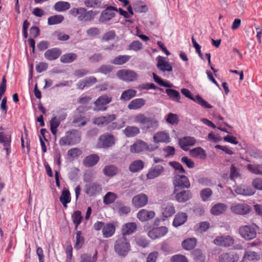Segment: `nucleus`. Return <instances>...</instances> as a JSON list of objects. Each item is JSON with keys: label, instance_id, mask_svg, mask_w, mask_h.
<instances>
[{"label": "nucleus", "instance_id": "f257e3e1", "mask_svg": "<svg viewBox=\"0 0 262 262\" xmlns=\"http://www.w3.org/2000/svg\"><path fill=\"white\" fill-rule=\"evenodd\" d=\"M134 121L139 124L141 129L145 133L154 132L159 126V121L155 116L147 117L142 113L135 116Z\"/></svg>", "mask_w": 262, "mask_h": 262}, {"label": "nucleus", "instance_id": "f03ea898", "mask_svg": "<svg viewBox=\"0 0 262 262\" xmlns=\"http://www.w3.org/2000/svg\"><path fill=\"white\" fill-rule=\"evenodd\" d=\"M114 249L120 256L125 257L128 254L130 250V245L125 236H122L116 240Z\"/></svg>", "mask_w": 262, "mask_h": 262}, {"label": "nucleus", "instance_id": "7ed1b4c3", "mask_svg": "<svg viewBox=\"0 0 262 262\" xmlns=\"http://www.w3.org/2000/svg\"><path fill=\"white\" fill-rule=\"evenodd\" d=\"M256 227L257 226L255 224L241 226L238 228V233L246 241L252 240L257 236Z\"/></svg>", "mask_w": 262, "mask_h": 262}, {"label": "nucleus", "instance_id": "20e7f679", "mask_svg": "<svg viewBox=\"0 0 262 262\" xmlns=\"http://www.w3.org/2000/svg\"><path fill=\"white\" fill-rule=\"evenodd\" d=\"M116 141L115 137L111 134H102L98 138L97 147L108 149L114 146Z\"/></svg>", "mask_w": 262, "mask_h": 262}, {"label": "nucleus", "instance_id": "39448f33", "mask_svg": "<svg viewBox=\"0 0 262 262\" xmlns=\"http://www.w3.org/2000/svg\"><path fill=\"white\" fill-rule=\"evenodd\" d=\"M73 13L78 16L79 20L83 21H91L97 14L93 10L87 11L86 9L83 7L74 9Z\"/></svg>", "mask_w": 262, "mask_h": 262}, {"label": "nucleus", "instance_id": "423d86ee", "mask_svg": "<svg viewBox=\"0 0 262 262\" xmlns=\"http://www.w3.org/2000/svg\"><path fill=\"white\" fill-rule=\"evenodd\" d=\"M173 184L174 186V193L178 191L180 188H188L190 184L188 178L184 175H176L174 177Z\"/></svg>", "mask_w": 262, "mask_h": 262}, {"label": "nucleus", "instance_id": "0eeeda50", "mask_svg": "<svg viewBox=\"0 0 262 262\" xmlns=\"http://www.w3.org/2000/svg\"><path fill=\"white\" fill-rule=\"evenodd\" d=\"M84 191L89 196H95L101 192L102 186L97 182H89L84 185Z\"/></svg>", "mask_w": 262, "mask_h": 262}, {"label": "nucleus", "instance_id": "6e6552de", "mask_svg": "<svg viewBox=\"0 0 262 262\" xmlns=\"http://www.w3.org/2000/svg\"><path fill=\"white\" fill-rule=\"evenodd\" d=\"M117 77L125 81H133L137 79L138 75L137 73L132 70L123 69L118 71L117 72Z\"/></svg>", "mask_w": 262, "mask_h": 262}, {"label": "nucleus", "instance_id": "1a4fd4ad", "mask_svg": "<svg viewBox=\"0 0 262 262\" xmlns=\"http://www.w3.org/2000/svg\"><path fill=\"white\" fill-rule=\"evenodd\" d=\"M112 101V97L110 95L104 94L99 97L94 102V104L97 107L94 110L96 111H105L107 109L106 105L110 103Z\"/></svg>", "mask_w": 262, "mask_h": 262}, {"label": "nucleus", "instance_id": "9d476101", "mask_svg": "<svg viewBox=\"0 0 262 262\" xmlns=\"http://www.w3.org/2000/svg\"><path fill=\"white\" fill-rule=\"evenodd\" d=\"M181 93L187 98L190 99L194 102L200 104L201 106L205 108H211L212 106L207 103L204 100L200 95H196L195 97H193L191 95L190 91L186 89H182L181 90Z\"/></svg>", "mask_w": 262, "mask_h": 262}, {"label": "nucleus", "instance_id": "9b49d317", "mask_svg": "<svg viewBox=\"0 0 262 262\" xmlns=\"http://www.w3.org/2000/svg\"><path fill=\"white\" fill-rule=\"evenodd\" d=\"M117 11L118 9L116 7L113 6L108 7L101 12L99 21L102 23H107L115 17V11Z\"/></svg>", "mask_w": 262, "mask_h": 262}, {"label": "nucleus", "instance_id": "f8f14e48", "mask_svg": "<svg viewBox=\"0 0 262 262\" xmlns=\"http://www.w3.org/2000/svg\"><path fill=\"white\" fill-rule=\"evenodd\" d=\"M165 171V168L162 165H153L149 169L146 178L148 179H154L163 174Z\"/></svg>", "mask_w": 262, "mask_h": 262}, {"label": "nucleus", "instance_id": "ddd939ff", "mask_svg": "<svg viewBox=\"0 0 262 262\" xmlns=\"http://www.w3.org/2000/svg\"><path fill=\"white\" fill-rule=\"evenodd\" d=\"M234 242V238L230 235L218 236L214 240V244L224 247H229L232 246Z\"/></svg>", "mask_w": 262, "mask_h": 262}, {"label": "nucleus", "instance_id": "4468645a", "mask_svg": "<svg viewBox=\"0 0 262 262\" xmlns=\"http://www.w3.org/2000/svg\"><path fill=\"white\" fill-rule=\"evenodd\" d=\"M176 213L175 207L171 203H165L161 206V213L163 221L172 216Z\"/></svg>", "mask_w": 262, "mask_h": 262}, {"label": "nucleus", "instance_id": "2eb2a0df", "mask_svg": "<svg viewBox=\"0 0 262 262\" xmlns=\"http://www.w3.org/2000/svg\"><path fill=\"white\" fill-rule=\"evenodd\" d=\"M230 209L233 213L240 215L247 214L251 211L249 205L245 203L233 204L230 207Z\"/></svg>", "mask_w": 262, "mask_h": 262}, {"label": "nucleus", "instance_id": "dca6fc26", "mask_svg": "<svg viewBox=\"0 0 262 262\" xmlns=\"http://www.w3.org/2000/svg\"><path fill=\"white\" fill-rule=\"evenodd\" d=\"M239 258V255L233 251L223 253L219 257V262H236Z\"/></svg>", "mask_w": 262, "mask_h": 262}, {"label": "nucleus", "instance_id": "f3484780", "mask_svg": "<svg viewBox=\"0 0 262 262\" xmlns=\"http://www.w3.org/2000/svg\"><path fill=\"white\" fill-rule=\"evenodd\" d=\"M167 232L168 228L165 226H162L150 230L148 235L151 239H155L164 236Z\"/></svg>", "mask_w": 262, "mask_h": 262}, {"label": "nucleus", "instance_id": "a211bd4d", "mask_svg": "<svg viewBox=\"0 0 262 262\" xmlns=\"http://www.w3.org/2000/svg\"><path fill=\"white\" fill-rule=\"evenodd\" d=\"M153 141L155 143H168L170 142V138L169 134L165 131H160L158 132L154 135Z\"/></svg>", "mask_w": 262, "mask_h": 262}, {"label": "nucleus", "instance_id": "6ab92c4d", "mask_svg": "<svg viewBox=\"0 0 262 262\" xmlns=\"http://www.w3.org/2000/svg\"><path fill=\"white\" fill-rule=\"evenodd\" d=\"M116 119L115 114L108 115L105 116H100L96 118L94 121V123L99 125H105L110 124Z\"/></svg>", "mask_w": 262, "mask_h": 262}, {"label": "nucleus", "instance_id": "aec40b11", "mask_svg": "<svg viewBox=\"0 0 262 262\" xmlns=\"http://www.w3.org/2000/svg\"><path fill=\"white\" fill-rule=\"evenodd\" d=\"M148 200V198L146 194L140 193L133 198L132 202L135 206L140 208L147 204Z\"/></svg>", "mask_w": 262, "mask_h": 262}, {"label": "nucleus", "instance_id": "412c9836", "mask_svg": "<svg viewBox=\"0 0 262 262\" xmlns=\"http://www.w3.org/2000/svg\"><path fill=\"white\" fill-rule=\"evenodd\" d=\"M196 142V140L194 137L186 136L184 137L179 140V144L181 148L186 151L188 150V146H193Z\"/></svg>", "mask_w": 262, "mask_h": 262}, {"label": "nucleus", "instance_id": "4be33fe9", "mask_svg": "<svg viewBox=\"0 0 262 262\" xmlns=\"http://www.w3.org/2000/svg\"><path fill=\"white\" fill-rule=\"evenodd\" d=\"M61 50L58 48H53L47 50L44 53V56L48 60H54L61 54Z\"/></svg>", "mask_w": 262, "mask_h": 262}, {"label": "nucleus", "instance_id": "5701e85b", "mask_svg": "<svg viewBox=\"0 0 262 262\" xmlns=\"http://www.w3.org/2000/svg\"><path fill=\"white\" fill-rule=\"evenodd\" d=\"M11 142V135L4 132H0V143L4 146V149L7 151V155L9 154Z\"/></svg>", "mask_w": 262, "mask_h": 262}, {"label": "nucleus", "instance_id": "b1692460", "mask_svg": "<svg viewBox=\"0 0 262 262\" xmlns=\"http://www.w3.org/2000/svg\"><path fill=\"white\" fill-rule=\"evenodd\" d=\"M157 59L158 63L157 68L162 72H171L172 71V67L170 65L168 61L165 60V58L162 56H159Z\"/></svg>", "mask_w": 262, "mask_h": 262}, {"label": "nucleus", "instance_id": "393cba45", "mask_svg": "<svg viewBox=\"0 0 262 262\" xmlns=\"http://www.w3.org/2000/svg\"><path fill=\"white\" fill-rule=\"evenodd\" d=\"M176 200L179 203H184L192 198V193L190 190H182L176 191Z\"/></svg>", "mask_w": 262, "mask_h": 262}, {"label": "nucleus", "instance_id": "a878e982", "mask_svg": "<svg viewBox=\"0 0 262 262\" xmlns=\"http://www.w3.org/2000/svg\"><path fill=\"white\" fill-rule=\"evenodd\" d=\"M99 156L97 154H91L84 158L83 164L86 167L95 166L99 161Z\"/></svg>", "mask_w": 262, "mask_h": 262}, {"label": "nucleus", "instance_id": "bb28decb", "mask_svg": "<svg viewBox=\"0 0 262 262\" xmlns=\"http://www.w3.org/2000/svg\"><path fill=\"white\" fill-rule=\"evenodd\" d=\"M155 215L154 211H148L146 209H141L137 214V217L141 222L147 221L152 219Z\"/></svg>", "mask_w": 262, "mask_h": 262}, {"label": "nucleus", "instance_id": "cd10ccee", "mask_svg": "<svg viewBox=\"0 0 262 262\" xmlns=\"http://www.w3.org/2000/svg\"><path fill=\"white\" fill-rule=\"evenodd\" d=\"M116 230V226L115 224L109 223L104 225L102 232L104 237L108 238L113 236Z\"/></svg>", "mask_w": 262, "mask_h": 262}, {"label": "nucleus", "instance_id": "c85d7f7f", "mask_svg": "<svg viewBox=\"0 0 262 262\" xmlns=\"http://www.w3.org/2000/svg\"><path fill=\"white\" fill-rule=\"evenodd\" d=\"M146 142L139 140L134 143L130 147V151L132 153H140L145 150Z\"/></svg>", "mask_w": 262, "mask_h": 262}, {"label": "nucleus", "instance_id": "c756f323", "mask_svg": "<svg viewBox=\"0 0 262 262\" xmlns=\"http://www.w3.org/2000/svg\"><path fill=\"white\" fill-rule=\"evenodd\" d=\"M146 103V100L143 98H136L132 100L128 104L129 110H136L141 108Z\"/></svg>", "mask_w": 262, "mask_h": 262}, {"label": "nucleus", "instance_id": "7c9ffc66", "mask_svg": "<svg viewBox=\"0 0 262 262\" xmlns=\"http://www.w3.org/2000/svg\"><path fill=\"white\" fill-rule=\"evenodd\" d=\"M137 229V225L135 223H128L123 225L122 227V236H125L126 235H130Z\"/></svg>", "mask_w": 262, "mask_h": 262}, {"label": "nucleus", "instance_id": "2f4dec72", "mask_svg": "<svg viewBox=\"0 0 262 262\" xmlns=\"http://www.w3.org/2000/svg\"><path fill=\"white\" fill-rule=\"evenodd\" d=\"M114 206L120 215L127 214L131 210L130 207L123 205L122 202L120 201H116Z\"/></svg>", "mask_w": 262, "mask_h": 262}, {"label": "nucleus", "instance_id": "473e14b6", "mask_svg": "<svg viewBox=\"0 0 262 262\" xmlns=\"http://www.w3.org/2000/svg\"><path fill=\"white\" fill-rule=\"evenodd\" d=\"M187 220V215L184 212H179L177 213L173 221V225L178 227L184 224Z\"/></svg>", "mask_w": 262, "mask_h": 262}, {"label": "nucleus", "instance_id": "72a5a7b5", "mask_svg": "<svg viewBox=\"0 0 262 262\" xmlns=\"http://www.w3.org/2000/svg\"><path fill=\"white\" fill-rule=\"evenodd\" d=\"M227 208V206L224 203H219L213 205L211 209V213L213 215H219L223 213Z\"/></svg>", "mask_w": 262, "mask_h": 262}, {"label": "nucleus", "instance_id": "f704fd0d", "mask_svg": "<svg viewBox=\"0 0 262 262\" xmlns=\"http://www.w3.org/2000/svg\"><path fill=\"white\" fill-rule=\"evenodd\" d=\"M144 166V163L141 160L132 162L129 166V170L132 172H137L141 170Z\"/></svg>", "mask_w": 262, "mask_h": 262}, {"label": "nucleus", "instance_id": "c9c22d12", "mask_svg": "<svg viewBox=\"0 0 262 262\" xmlns=\"http://www.w3.org/2000/svg\"><path fill=\"white\" fill-rule=\"evenodd\" d=\"M123 133L127 137H134L140 133V128L135 126H127L124 130Z\"/></svg>", "mask_w": 262, "mask_h": 262}, {"label": "nucleus", "instance_id": "e433bc0d", "mask_svg": "<svg viewBox=\"0 0 262 262\" xmlns=\"http://www.w3.org/2000/svg\"><path fill=\"white\" fill-rule=\"evenodd\" d=\"M137 91L130 89L123 91L120 96V99L122 101H127L136 96Z\"/></svg>", "mask_w": 262, "mask_h": 262}, {"label": "nucleus", "instance_id": "4c0bfd02", "mask_svg": "<svg viewBox=\"0 0 262 262\" xmlns=\"http://www.w3.org/2000/svg\"><path fill=\"white\" fill-rule=\"evenodd\" d=\"M191 255L194 262H205V255L201 250L196 249L191 252Z\"/></svg>", "mask_w": 262, "mask_h": 262}, {"label": "nucleus", "instance_id": "58836bf2", "mask_svg": "<svg viewBox=\"0 0 262 262\" xmlns=\"http://www.w3.org/2000/svg\"><path fill=\"white\" fill-rule=\"evenodd\" d=\"M67 134L72 145L77 144L80 141V136L77 130H73Z\"/></svg>", "mask_w": 262, "mask_h": 262}, {"label": "nucleus", "instance_id": "ea45409f", "mask_svg": "<svg viewBox=\"0 0 262 262\" xmlns=\"http://www.w3.org/2000/svg\"><path fill=\"white\" fill-rule=\"evenodd\" d=\"M169 98L173 101L180 102L181 95L180 93L174 89H167L165 90Z\"/></svg>", "mask_w": 262, "mask_h": 262}, {"label": "nucleus", "instance_id": "a19ab883", "mask_svg": "<svg viewBox=\"0 0 262 262\" xmlns=\"http://www.w3.org/2000/svg\"><path fill=\"white\" fill-rule=\"evenodd\" d=\"M196 240L195 238H190L184 240L182 243V247L186 250H191L196 246Z\"/></svg>", "mask_w": 262, "mask_h": 262}, {"label": "nucleus", "instance_id": "79ce46f5", "mask_svg": "<svg viewBox=\"0 0 262 262\" xmlns=\"http://www.w3.org/2000/svg\"><path fill=\"white\" fill-rule=\"evenodd\" d=\"M70 195V192L68 189H64L61 192L59 200L65 208L67 207V204L71 201Z\"/></svg>", "mask_w": 262, "mask_h": 262}, {"label": "nucleus", "instance_id": "37998d69", "mask_svg": "<svg viewBox=\"0 0 262 262\" xmlns=\"http://www.w3.org/2000/svg\"><path fill=\"white\" fill-rule=\"evenodd\" d=\"M70 6V4L69 2L59 1L54 4V8L57 12H62L69 9Z\"/></svg>", "mask_w": 262, "mask_h": 262}, {"label": "nucleus", "instance_id": "c03bdc74", "mask_svg": "<svg viewBox=\"0 0 262 262\" xmlns=\"http://www.w3.org/2000/svg\"><path fill=\"white\" fill-rule=\"evenodd\" d=\"M77 57L76 54L74 53H69L62 55L60 57V61L63 63H71L74 61Z\"/></svg>", "mask_w": 262, "mask_h": 262}, {"label": "nucleus", "instance_id": "a18cd8bd", "mask_svg": "<svg viewBox=\"0 0 262 262\" xmlns=\"http://www.w3.org/2000/svg\"><path fill=\"white\" fill-rule=\"evenodd\" d=\"M103 173L107 177H113L118 172V168L113 165H106L103 169Z\"/></svg>", "mask_w": 262, "mask_h": 262}, {"label": "nucleus", "instance_id": "49530a36", "mask_svg": "<svg viewBox=\"0 0 262 262\" xmlns=\"http://www.w3.org/2000/svg\"><path fill=\"white\" fill-rule=\"evenodd\" d=\"M247 169L251 173L257 175H262V164H248Z\"/></svg>", "mask_w": 262, "mask_h": 262}, {"label": "nucleus", "instance_id": "de8ad7c7", "mask_svg": "<svg viewBox=\"0 0 262 262\" xmlns=\"http://www.w3.org/2000/svg\"><path fill=\"white\" fill-rule=\"evenodd\" d=\"M190 153L193 157L200 156V158L201 159H205L206 158V154L204 149L200 147H195L192 149Z\"/></svg>", "mask_w": 262, "mask_h": 262}, {"label": "nucleus", "instance_id": "09e8293b", "mask_svg": "<svg viewBox=\"0 0 262 262\" xmlns=\"http://www.w3.org/2000/svg\"><path fill=\"white\" fill-rule=\"evenodd\" d=\"M235 192L238 194L246 196L252 195L254 194L253 190L251 188L247 187H237L235 190Z\"/></svg>", "mask_w": 262, "mask_h": 262}, {"label": "nucleus", "instance_id": "8fccbe9b", "mask_svg": "<svg viewBox=\"0 0 262 262\" xmlns=\"http://www.w3.org/2000/svg\"><path fill=\"white\" fill-rule=\"evenodd\" d=\"M130 58L129 55H119L111 61V63L116 65H121L127 62Z\"/></svg>", "mask_w": 262, "mask_h": 262}, {"label": "nucleus", "instance_id": "3c124183", "mask_svg": "<svg viewBox=\"0 0 262 262\" xmlns=\"http://www.w3.org/2000/svg\"><path fill=\"white\" fill-rule=\"evenodd\" d=\"M64 19L62 15H55L49 17L48 19L49 25H54L61 23Z\"/></svg>", "mask_w": 262, "mask_h": 262}, {"label": "nucleus", "instance_id": "603ef678", "mask_svg": "<svg viewBox=\"0 0 262 262\" xmlns=\"http://www.w3.org/2000/svg\"><path fill=\"white\" fill-rule=\"evenodd\" d=\"M72 219L73 223L75 225V229L76 230L79 225L81 223V221L82 220L81 211L79 210L74 211L72 215Z\"/></svg>", "mask_w": 262, "mask_h": 262}, {"label": "nucleus", "instance_id": "864d4df0", "mask_svg": "<svg viewBox=\"0 0 262 262\" xmlns=\"http://www.w3.org/2000/svg\"><path fill=\"white\" fill-rule=\"evenodd\" d=\"M82 232L78 231L76 233V242L74 245V248L78 250L80 249L84 244V237L81 235Z\"/></svg>", "mask_w": 262, "mask_h": 262}, {"label": "nucleus", "instance_id": "5fc2aeb1", "mask_svg": "<svg viewBox=\"0 0 262 262\" xmlns=\"http://www.w3.org/2000/svg\"><path fill=\"white\" fill-rule=\"evenodd\" d=\"M116 199L117 195L115 193L112 192H108L104 196L103 203L105 205H108L114 203Z\"/></svg>", "mask_w": 262, "mask_h": 262}, {"label": "nucleus", "instance_id": "6e6d98bb", "mask_svg": "<svg viewBox=\"0 0 262 262\" xmlns=\"http://www.w3.org/2000/svg\"><path fill=\"white\" fill-rule=\"evenodd\" d=\"M212 194V191L209 188L202 189L200 192V195L204 202L209 201V198Z\"/></svg>", "mask_w": 262, "mask_h": 262}, {"label": "nucleus", "instance_id": "4d7b16f0", "mask_svg": "<svg viewBox=\"0 0 262 262\" xmlns=\"http://www.w3.org/2000/svg\"><path fill=\"white\" fill-rule=\"evenodd\" d=\"M243 258L247 259L249 260H257L259 259V256L256 252L246 251L245 252Z\"/></svg>", "mask_w": 262, "mask_h": 262}, {"label": "nucleus", "instance_id": "13d9d810", "mask_svg": "<svg viewBox=\"0 0 262 262\" xmlns=\"http://www.w3.org/2000/svg\"><path fill=\"white\" fill-rule=\"evenodd\" d=\"M153 78L155 81L158 83L159 85L162 86L167 88H171L173 86L172 84H170L167 82H164L161 78L157 75L155 73H152Z\"/></svg>", "mask_w": 262, "mask_h": 262}, {"label": "nucleus", "instance_id": "bf43d9fd", "mask_svg": "<svg viewBox=\"0 0 262 262\" xmlns=\"http://www.w3.org/2000/svg\"><path fill=\"white\" fill-rule=\"evenodd\" d=\"M84 4L88 8H99L100 7L101 2L99 0H85Z\"/></svg>", "mask_w": 262, "mask_h": 262}, {"label": "nucleus", "instance_id": "052dcab7", "mask_svg": "<svg viewBox=\"0 0 262 262\" xmlns=\"http://www.w3.org/2000/svg\"><path fill=\"white\" fill-rule=\"evenodd\" d=\"M113 70L111 65H102L97 70V72L106 75L111 73Z\"/></svg>", "mask_w": 262, "mask_h": 262}, {"label": "nucleus", "instance_id": "680f3d73", "mask_svg": "<svg viewBox=\"0 0 262 262\" xmlns=\"http://www.w3.org/2000/svg\"><path fill=\"white\" fill-rule=\"evenodd\" d=\"M82 154V151L78 148H73L68 150V156L72 158H75Z\"/></svg>", "mask_w": 262, "mask_h": 262}, {"label": "nucleus", "instance_id": "e2e57ef3", "mask_svg": "<svg viewBox=\"0 0 262 262\" xmlns=\"http://www.w3.org/2000/svg\"><path fill=\"white\" fill-rule=\"evenodd\" d=\"M166 120L167 122L172 125L178 124L179 121L177 115L172 113L168 114Z\"/></svg>", "mask_w": 262, "mask_h": 262}, {"label": "nucleus", "instance_id": "0e129e2a", "mask_svg": "<svg viewBox=\"0 0 262 262\" xmlns=\"http://www.w3.org/2000/svg\"><path fill=\"white\" fill-rule=\"evenodd\" d=\"M142 48V44L139 40L133 41L128 46L129 50H132L134 51H139Z\"/></svg>", "mask_w": 262, "mask_h": 262}, {"label": "nucleus", "instance_id": "69168bd1", "mask_svg": "<svg viewBox=\"0 0 262 262\" xmlns=\"http://www.w3.org/2000/svg\"><path fill=\"white\" fill-rule=\"evenodd\" d=\"M136 242L138 246L142 248H146L149 245V243L146 238L142 236L137 237L136 238Z\"/></svg>", "mask_w": 262, "mask_h": 262}, {"label": "nucleus", "instance_id": "338daca9", "mask_svg": "<svg viewBox=\"0 0 262 262\" xmlns=\"http://www.w3.org/2000/svg\"><path fill=\"white\" fill-rule=\"evenodd\" d=\"M248 154L256 159H262V151L257 149H251L248 150Z\"/></svg>", "mask_w": 262, "mask_h": 262}, {"label": "nucleus", "instance_id": "774afa93", "mask_svg": "<svg viewBox=\"0 0 262 262\" xmlns=\"http://www.w3.org/2000/svg\"><path fill=\"white\" fill-rule=\"evenodd\" d=\"M170 262H188V261L185 256L176 254L171 257Z\"/></svg>", "mask_w": 262, "mask_h": 262}]
</instances>
